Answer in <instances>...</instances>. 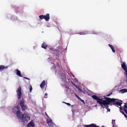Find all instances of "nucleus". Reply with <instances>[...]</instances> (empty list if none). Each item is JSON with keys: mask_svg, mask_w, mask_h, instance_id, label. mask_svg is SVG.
<instances>
[{"mask_svg": "<svg viewBox=\"0 0 127 127\" xmlns=\"http://www.w3.org/2000/svg\"><path fill=\"white\" fill-rule=\"evenodd\" d=\"M12 110L13 113H16L17 116L19 118L21 119L23 122L28 121L30 120V117L27 115V113H25L22 115V113L20 111L19 107H15L13 108Z\"/></svg>", "mask_w": 127, "mask_h": 127, "instance_id": "obj_1", "label": "nucleus"}, {"mask_svg": "<svg viewBox=\"0 0 127 127\" xmlns=\"http://www.w3.org/2000/svg\"><path fill=\"white\" fill-rule=\"evenodd\" d=\"M107 100L105 101V104L107 105L106 106V109H108L109 107L108 105L110 104V103H112L114 104H116L115 103H116V100H118L117 99L114 98H107Z\"/></svg>", "mask_w": 127, "mask_h": 127, "instance_id": "obj_2", "label": "nucleus"}, {"mask_svg": "<svg viewBox=\"0 0 127 127\" xmlns=\"http://www.w3.org/2000/svg\"><path fill=\"white\" fill-rule=\"evenodd\" d=\"M108 98L109 97H107L105 96H103L101 97V98H100V99H101L103 101H100L102 103V104H100L102 108H106L107 105L105 104V101L107 100V98Z\"/></svg>", "mask_w": 127, "mask_h": 127, "instance_id": "obj_3", "label": "nucleus"}, {"mask_svg": "<svg viewBox=\"0 0 127 127\" xmlns=\"http://www.w3.org/2000/svg\"><path fill=\"white\" fill-rule=\"evenodd\" d=\"M19 104L23 111H24L26 109H27V106L25 104L24 100V99H23L20 101Z\"/></svg>", "mask_w": 127, "mask_h": 127, "instance_id": "obj_4", "label": "nucleus"}, {"mask_svg": "<svg viewBox=\"0 0 127 127\" xmlns=\"http://www.w3.org/2000/svg\"><path fill=\"white\" fill-rule=\"evenodd\" d=\"M92 97L94 99L97 100V103H98L99 104H101L102 103L100 101H103L101 99H100V97H97L95 95H94L92 96Z\"/></svg>", "mask_w": 127, "mask_h": 127, "instance_id": "obj_5", "label": "nucleus"}, {"mask_svg": "<svg viewBox=\"0 0 127 127\" xmlns=\"http://www.w3.org/2000/svg\"><path fill=\"white\" fill-rule=\"evenodd\" d=\"M21 88V87H19L16 91L17 93V98L19 99L21 97L22 95Z\"/></svg>", "mask_w": 127, "mask_h": 127, "instance_id": "obj_6", "label": "nucleus"}, {"mask_svg": "<svg viewBox=\"0 0 127 127\" xmlns=\"http://www.w3.org/2000/svg\"><path fill=\"white\" fill-rule=\"evenodd\" d=\"M46 122L48 125L50 127H52L54 125L52 120L49 118L47 119Z\"/></svg>", "mask_w": 127, "mask_h": 127, "instance_id": "obj_7", "label": "nucleus"}, {"mask_svg": "<svg viewBox=\"0 0 127 127\" xmlns=\"http://www.w3.org/2000/svg\"><path fill=\"white\" fill-rule=\"evenodd\" d=\"M121 67L126 72L127 71V66L125 63L122 62Z\"/></svg>", "mask_w": 127, "mask_h": 127, "instance_id": "obj_8", "label": "nucleus"}, {"mask_svg": "<svg viewBox=\"0 0 127 127\" xmlns=\"http://www.w3.org/2000/svg\"><path fill=\"white\" fill-rule=\"evenodd\" d=\"M44 19H45L46 21H48L50 19L49 14H47L46 15H43Z\"/></svg>", "mask_w": 127, "mask_h": 127, "instance_id": "obj_9", "label": "nucleus"}, {"mask_svg": "<svg viewBox=\"0 0 127 127\" xmlns=\"http://www.w3.org/2000/svg\"><path fill=\"white\" fill-rule=\"evenodd\" d=\"M8 66H4L2 65H0V71H1L4 69H7L8 68Z\"/></svg>", "mask_w": 127, "mask_h": 127, "instance_id": "obj_10", "label": "nucleus"}, {"mask_svg": "<svg viewBox=\"0 0 127 127\" xmlns=\"http://www.w3.org/2000/svg\"><path fill=\"white\" fill-rule=\"evenodd\" d=\"M85 127H99L98 126L94 124H92L90 125H86Z\"/></svg>", "mask_w": 127, "mask_h": 127, "instance_id": "obj_11", "label": "nucleus"}, {"mask_svg": "<svg viewBox=\"0 0 127 127\" xmlns=\"http://www.w3.org/2000/svg\"><path fill=\"white\" fill-rule=\"evenodd\" d=\"M16 71V74L20 77H22V76L21 73V72L18 69H16L15 70Z\"/></svg>", "mask_w": 127, "mask_h": 127, "instance_id": "obj_12", "label": "nucleus"}, {"mask_svg": "<svg viewBox=\"0 0 127 127\" xmlns=\"http://www.w3.org/2000/svg\"><path fill=\"white\" fill-rule=\"evenodd\" d=\"M45 84V80H43L41 82V84L40 85V87L41 88H43Z\"/></svg>", "mask_w": 127, "mask_h": 127, "instance_id": "obj_13", "label": "nucleus"}, {"mask_svg": "<svg viewBox=\"0 0 127 127\" xmlns=\"http://www.w3.org/2000/svg\"><path fill=\"white\" fill-rule=\"evenodd\" d=\"M108 45L112 50V52L114 53H115V51L114 47L112 45L110 44H108Z\"/></svg>", "mask_w": 127, "mask_h": 127, "instance_id": "obj_14", "label": "nucleus"}, {"mask_svg": "<svg viewBox=\"0 0 127 127\" xmlns=\"http://www.w3.org/2000/svg\"><path fill=\"white\" fill-rule=\"evenodd\" d=\"M47 46L45 44V43L44 42H43L42 44L41 47L44 49H46Z\"/></svg>", "mask_w": 127, "mask_h": 127, "instance_id": "obj_15", "label": "nucleus"}, {"mask_svg": "<svg viewBox=\"0 0 127 127\" xmlns=\"http://www.w3.org/2000/svg\"><path fill=\"white\" fill-rule=\"evenodd\" d=\"M88 33V32H87V31H86L84 32H80L79 33V34L80 35H85L87 34Z\"/></svg>", "mask_w": 127, "mask_h": 127, "instance_id": "obj_16", "label": "nucleus"}, {"mask_svg": "<svg viewBox=\"0 0 127 127\" xmlns=\"http://www.w3.org/2000/svg\"><path fill=\"white\" fill-rule=\"evenodd\" d=\"M121 92L122 93H124L127 92V89H124L121 90Z\"/></svg>", "mask_w": 127, "mask_h": 127, "instance_id": "obj_17", "label": "nucleus"}, {"mask_svg": "<svg viewBox=\"0 0 127 127\" xmlns=\"http://www.w3.org/2000/svg\"><path fill=\"white\" fill-rule=\"evenodd\" d=\"M122 103L121 102L116 101V103H115V104L118 105L119 106H121V105H122Z\"/></svg>", "mask_w": 127, "mask_h": 127, "instance_id": "obj_18", "label": "nucleus"}, {"mask_svg": "<svg viewBox=\"0 0 127 127\" xmlns=\"http://www.w3.org/2000/svg\"><path fill=\"white\" fill-rule=\"evenodd\" d=\"M39 18L40 19H44L43 15H39Z\"/></svg>", "mask_w": 127, "mask_h": 127, "instance_id": "obj_19", "label": "nucleus"}, {"mask_svg": "<svg viewBox=\"0 0 127 127\" xmlns=\"http://www.w3.org/2000/svg\"><path fill=\"white\" fill-rule=\"evenodd\" d=\"M115 123V120H112V124L113 125V127H114V124Z\"/></svg>", "mask_w": 127, "mask_h": 127, "instance_id": "obj_20", "label": "nucleus"}, {"mask_svg": "<svg viewBox=\"0 0 127 127\" xmlns=\"http://www.w3.org/2000/svg\"><path fill=\"white\" fill-rule=\"evenodd\" d=\"M32 88L31 86H30V92H31L32 91Z\"/></svg>", "mask_w": 127, "mask_h": 127, "instance_id": "obj_21", "label": "nucleus"}, {"mask_svg": "<svg viewBox=\"0 0 127 127\" xmlns=\"http://www.w3.org/2000/svg\"><path fill=\"white\" fill-rule=\"evenodd\" d=\"M47 93H46L45 94V95H44V97L46 98L47 97Z\"/></svg>", "mask_w": 127, "mask_h": 127, "instance_id": "obj_22", "label": "nucleus"}, {"mask_svg": "<svg viewBox=\"0 0 127 127\" xmlns=\"http://www.w3.org/2000/svg\"><path fill=\"white\" fill-rule=\"evenodd\" d=\"M123 109L125 113L127 114V110L124 108H123Z\"/></svg>", "mask_w": 127, "mask_h": 127, "instance_id": "obj_23", "label": "nucleus"}, {"mask_svg": "<svg viewBox=\"0 0 127 127\" xmlns=\"http://www.w3.org/2000/svg\"><path fill=\"white\" fill-rule=\"evenodd\" d=\"M112 94V92H111L110 93L108 94V95H106V96H109L111 94Z\"/></svg>", "mask_w": 127, "mask_h": 127, "instance_id": "obj_24", "label": "nucleus"}, {"mask_svg": "<svg viewBox=\"0 0 127 127\" xmlns=\"http://www.w3.org/2000/svg\"><path fill=\"white\" fill-rule=\"evenodd\" d=\"M64 102V103H65L67 105H70V104L69 103H67L65 102Z\"/></svg>", "mask_w": 127, "mask_h": 127, "instance_id": "obj_25", "label": "nucleus"}, {"mask_svg": "<svg viewBox=\"0 0 127 127\" xmlns=\"http://www.w3.org/2000/svg\"><path fill=\"white\" fill-rule=\"evenodd\" d=\"M124 107L125 108L127 109V105H124Z\"/></svg>", "mask_w": 127, "mask_h": 127, "instance_id": "obj_26", "label": "nucleus"}, {"mask_svg": "<svg viewBox=\"0 0 127 127\" xmlns=\"http://www.w3.org/2000/svg\"><path fill=\"white\" fill-rule=\"evenodd\" d=\"M24 78H25V79H26L28 80H30L29 78H28L27 77H24Z\"/></svg>", "mask_w": 127, "mask_h": 127, "instance_id": "obj_27", "label": "nucleus"}, {"mask_svg": "<svg viewBox=\"0 0 127 127\" xmlns=\"http://www.w3.org/2000/svg\"><path fill=\"white\" fill-rule=\"evenodd\" d=\"M123 107L122 108L121 107H120V110H123Z\"/></svg>", "mask_w": 127, "mask_h": 127, "instance_id": "obj_28", "label": "nucleus"}, {"mask_svg": "<svg viewBox=\"0 0 127 127\" xmlns=\"http://www.w3.org/2000/svg\"><path fill=\"white\" fill-rule=\"evenodd\" d=\"M120 112L122 113V114L124 115V114L125 113H124V112H123V111H122L121 110H120Z\"/></svg>", "mask_w": 127, "mask_h": 127, "instance_id": "obj_29", "label": "nucleus"}, {"mask_svg": "<svg viewBox=\"0 0 127 127\" xmlns=\"http://www.w3.org/2000/svg\"><path fill=\"white\" fill-rule=\"evenodd\" d=\"M92 33L93 34H97V33L96 32L93 33Z\"/></svg>", "mask_w": 127, "mask_h": 127, "instance_id": "obj_30", "label": "nucleus"}, {"mask_svg": "<svg viewBox=\"0 0 127 127\" xmlns=\"http://www.w3.org/2000/svg\"><path fill=\"white\" fill-rule=\"evenodd\" d=\"M45 113L46 115L49 118V116L48 115L47 113L46 112H45Z\"/></svg>", "mask_w": 127, "mask_h": 127, "instance_id": "obj_31", "label": "nucleus"}, {"mask_svg": "<svg viewBox=\"0 0 127 127\" xmlns=\"http://www.w3.org/2000/svg\"><path fill=\"white\" fill-rule=\"evenodd\" d=\"M124 116L125 117L127 116V115L125 113L124 114Z\"/></svg>", "mask_w": 127, "mask_h": 127, "instance_id": "obj_32", "label": "nucleus"}, {"mask_svg": "<svg viewBox=\"0 0 127 127\" xmlns=\"http://www.w3.org/2000/svg\"><path fill=\"white\" fill-rule=\"evenodd\" d=\"M81 99V101H82V102H83L84 103H85V102H84V100H82V99Z\"/></svg>", "mask_w": 127, "mask_h": 127, "instance_id": "obj_33", "label": "nucleus"}, {"mask_svg": "<svg viewBox=\"0 0 127 127\" xmlns=\"http://www.w3.org/2000/svg\"><path fill=\"white\" fill-rule=\"evenodd\" d=\"M107 109V110L108 111H110V109H108H108Z\"/></svg>", "mask_w": 127, "mask_h": 127, "instance_id": "obj_34", "label": "nucleus"}, {"mask_svg": "<svg viewBox=\"0 0 127 127\" xmlns=\"http://www.w3.org/2000/svg\"><path fill=\"white\" fill-rule=\"evenodd\" d=\"M72 84L73 85H74V86H75V84H74L72 82Z\"/></svg>", "mask_w": 127, "mask_h": 127, "instance_id": "obj_35", "label": "nucleus"}, {"mask_svg": "<svg viewBox=\"0 0 127 127\" xmlns=\"http://www.w3.org/2000/svg\"><path fill=\"white\" fill-rule=\"evenodd\" d=\"M101 127H105V126H102Z\"/></svg>", "mask_w": 127, "mask_h": 127, "instance_id": "obj_36", "label": "nucleus"}, {"mask_svg": "<svg viewBox=\"0 0 127 127\" xmlns=\"http://www.w3.org/2000/svg\"><path fill=\"white\" fill-rule=\"evenodd\" d=\"M125 104L127 105V103H125Z\"/></svg>", "mask_w": 127, "mask_h": 127, "instance_id": "obj_37", "label": "nucleus"}, {"mask_svg": "<svg viewBox=\"0 0 127 127\" xmlns=\"http://www.w3.org/2000/svg\"><path fill=\"white\" fill-rule=\"evenodd\" d=\"M126 72V74H127V72Z\"/></svg>", "mask_w": 127, "mask_h": 127, "instance_id": "obj_38", "label": "nucleus"}, {"mask_svg": "<svg viewBox=\"0 0 127 127\" xmlns=\"http://www.w3.org/2000/svg\"><path fill=\"white\" fill-rule=\"evenodd\" d=\"M120 101H121V102H122V101L121 100H120Z\"/></svg>", "mask_w": 127, "mask_h": 127, "instance_id": "obj_39", "label": "nucleus"}, {"mask_svg": "<svg viewBox=\"0 0 127 127\" xmlns=\"http://www.w3.org/2000/svg\"><path fill=\"white\" fill-rule=\"evenodd\" d=\"M127 119V116L126 117Z\"/></svg>", "mask_w": 127, "mask_h": 127, "instance_id": "obj_40", "label": "nucleus"}]
</instances>
